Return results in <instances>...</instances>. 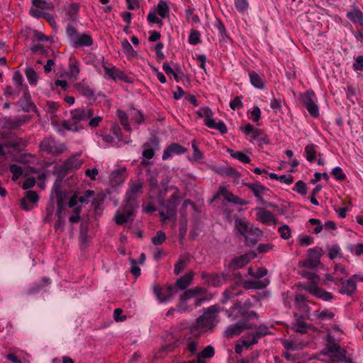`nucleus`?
Listing matches in <instances>:
<instances>
[{"mask_svg": "<svg viewBox=\"0 0 363 363\" xmlns=\"http://www.w3.org/2000/svg\"><path fill=\"white\" fill-rule=\"evenodd\" d=\"M218 311L217 306H211L208 308L203 315L197 318L196 323L190 327L191 333L198 337L201 334L211 330L218 323L216 313Z\"/></svg>", "mask_w": 363, "mask_h": 363, "instance_id": "nucleus-1", "label": "nucleus"}, {"mask_svg": "<svg viewBox=\"0 0 363 363\" xmlns=\"http://www.w3.org/2000/svg\"><path fill=\"white\" fill-rule=\"evenodd\" d=\"M252 306V302L250 298L243 303L240 300H236L230 308H222L221 311H224L225 315L233 320L245 319L250 321L252 318L257 319L259 318V315L255 311H250Z\"/></svg>", "mask_w": 363, "mask_h": 363, "instance_id": "nucleus-2", "label": "nucleus"}, {"mask_svg": "<svg viewBox=\"0 0 363 363\" xmlns=\"http://www.w3.org/2000/svg\"><path fill=\"white\" fill-rule=\"evenodd\" d=\"M82 164L83 160L75 156L67 158L62 165L55 169L54 174L57 175V181L61 182L72 170L79 169Z\"/></svg>", "mask_w": 363, "mask_h": 363, "instance_id": "nucleus-3", "label": "nucleus"}, {"mask_svg": "<svg viewBox=\"0 0 363 363\" xmlns=\"http://www.w3.org/2000/svg\"><path fill=\"white\" fill-rule=\"evenodd\" d=\"M169 189L174 190V194L166 201L164 199H161L159 201V203L160 206L166 209L169 216H175L177 208L183 199V196H181L180 190L177 186L172 185Z\"/></svg>", "mask_w": 363, "mask_h": 363, "instance_id": "nucleus-4", "label": "nucleus"}, {"mask_svg": "<svg viewBox=\"0 0 363 363\" xmlns=\"http://www.w3.org/2000/svg\"><path fill=\"white\" fill-rule=\"evenodd\" d=\"M300 101L313 118L319 116V108L315 103V94L312 89H308L301 94Z\"/></svg>", "mask_w": 363, "mask_h": 363, "instance_id": "nucleus-5", "label": "nucleus"}, {"mask_svg": "<svg viewBox=\"0 0 363 363\" xmlns=\"http://www.w3.org/2000/svg\"><path fill=\"white\" fill-rule=\"evenodd\" d=\"M203 118L205 117L204 124L210 128H215L221 134H225L228 133V128L223 121H219L218 123L215 122V120L213 118V112L208 106H203L201 108Z\"/></svg>", "mask_w": 363, "mask_h": 363, "instance_id": "nucleus-6", "label": "nucleus"}, {"mask_svg": "<svg viewBox=\"0 0 363 363\" xmlns=\"http://www.w3.org/2000/svg\"><path fill=\"white\" fill-rule=\"evenodd\" d=\"M239 321L229 325L225 330L224 336L228 339L240 335L243 331L248 329H252V324L245 319H238Z\"/></svg>", "mask_w": 363, "mask_h": 363, "instance_id": "nucleus-7", "label": "nucleus"}, {"mask_svg": "<svg viewBox=\"0 0 363 363\" xmlns=\"http://www.w3.org/2000/svg\"><path fill=\"white\" fill-rule=\"evenodd\" d=\"M63 145L57 144L52 138H44L40 144V150L48 154L58 155L65 151Z\"/></svg>", "mask_w": 363, "mask_h": 363, "instance_id": "nucleus-8", "label": "nucleus"}, {"mask_svg": "<svg viewBox=\"0 0 363 363\" xmlns=\"http://www.w3.org/2000/svg\"><path fill=\"white\" fill-rule=\"evenodd\" d=\"M102 67L105 72L106 78L113 79L114 81L119 79L125 83H132L131 79L127 74H125L123 71L116 67L115 66H112L111 67L106 66L104 60L102 61Z\"/></svg>", "mask_w": 363, "mask_h": 363, "instance_id": "nucleus-9", "label": "nucleus"}, {"mask_svg": "<svg viewBox=\"0 0 363 363\" xmlns=\"http://www.w3.org/2000/svg\"><path fill=\"white\" fill-rule=\"evenodd\" d=\"M242 185L247 187L252 192L254 196L262 203L267 204L269 207H272L274 208H278V206L273 204L272 203H267L264 200L262 196V194H264L266 191H268L269 189L262 185L259 182H255L253 183H242Z\"/></svg>", "mask_w": 363, "mask_h": 363, "instance_id": "nucleus-10", "label": "nucleus"}, {"mask_svg": "<svg viewBox=\"0 0 363 363\" xmlns=\"http://www.w3.org/2000/svg\"><path fill=\"white\" fill-rule=\"evenodd\" d=\"M256 257L257 254L255 252H247L243 255L233 258L228 264V268L232 269L233 270L242 268Z\"/></svg>", "mask_w": 363, "mask_h": 363, "instance_id": "nucleus-11", "label": "nucleus"}, {"mask_svg": "<svg viewBox=\"0 0 363 363\" xmlns=\"http://www.w3.org/2000/svg\"><path fill=\"white\" fill-rule=\"evenodd\" d=\"M18 104L24 112L34 111L38 116H40L38 110L33 102L31 96L27 86H23V95L18 100Z\"/></svg>", "mask_w": 363, "mask_h": 363, "instance_id": "nucleus-12", "label": "nucleus"}, {"mask_svg": "<svg viewBox=\"0 0 363 363\" xmlns=\"http://www.w3.org/2000/svg\"><path fill=\"white\" fill-rule=\"evenodd\" d=\"M153 291L160 302H166L169 300L174 292H177V289L172 285L161 286L158 284L155 285Z\"/></svg>", "mask_w": 363, "mask_h": 363, "instance_id": "nucleus-13", "label": "nucleus"}, {"mask_svg": "<svg viewBox=\"0 0 363 363\" xmlns=\"http://www.w3.org/2000/svg\"><path fill=\"white\" fill-rule=\"evenodd\" d=\"M39 201V196L35 191L28 190L25 193V197L21 199V208L25 211L33 208L34 204Z\"/></svg>", "mask_w": 363, "mask_h": 363, "instance_id": "nucleus-14", "label": "nucleus"}, {"mask_svg": "<svg viewBox=\"0 0 363 363\" xmlns=\"http://www.w3.org/2000/svg\"><path fill=\"white\" fill-rule=\"evenodd\" d=\"M187 149L179 143H173L167 146L162 154V158L166 160L171 157L173 155H182L185 153Z\"/></svg>", "mask_w": 363, "mask_h": 363, "instance_id": "nucleus-15", "label": "nucleus"}, {"mask_svg": "<svg viewBox=\"0 0 363 363\" xmlns=\"http://www.w3.org/2000/svg\"><path fill=\"white\" fill-rule=\"evenodd\" d=\"M305 290L310 294L314 295L317 298H321L323 301H330L333 298L331 293L325 291L324 289L318 287L315 284H311L305 288Z\"/></svg>", "mask_w": 363, "mask_h": 363, "instance_id": "nucleus-16", "label": "nucleus"}, {"mask_svg": "<svg viewBox=\"0 0 363 363\" xmlns=\"http://www.w3.org/2000/svg\"><path fill=\"white\" fill-rule=\"evenodd\" d=\"M129 188L125 193V197L138 200V196L143 193V183L141 181L133 182L130 181Z\"/></svg>", "mask_w": 363, "mask_h": 363, "instance_id": "nucleus-17", "label": "nucleus"}, {"mask_svg": "<svg viewBox=\"0 0 363 363\" xmlns=\"http://www.w3.org/2000/svg\"><path fill=\"white\" fill-rule=\"evenodd\" d=\"M71 118L77 122L85 121L94 116V110L92 108H76L70 112Z\"/></svg>", "mask_w": 363, "mask_h": 363, "instance_id": "nucleus-18", "label": "nucleus"}, {"mask_svg": "<svg viewBox=\"0 0 363 363\" xmlns=\"http://www.w3.org/2000/svg\"><path fill=\"white\" fill-rule=\"evenodd\" d=\"M257 209L259 212L257 213L256 216L258 221L264 225L275 224L277 223V219L271 211L261 208Z\"/></svg>", "mask_w": 363, "mask_h": 363, "instance_id": "nucleus-19", "label": "nucleus"}, {"mask_svg": "<svg viewBox=\"0 0 363 363\" xmlns=\"http://www.w3.org/2000/svg\"><path fill=\"white\" fill-rule=\"evenodd\" d=\"M201 277L209 285L214 287H218L223 284L221 281L222 278L219 273H207L206 272H202L201 273Z\"/></svg>", "mask_w": 363, "mask_h": 363, "instance_id": "nucleus-20", "label": "nucleus"}, {"mask_svg": "<svg viewBox=\"0 0 363 363\" xmlns=\"http://www.w3.org/2000/svg\"><path fill=\"white\" fill-rule=\"evenodd\" d=\"M239 286V283L237 282L227 288L223 293L221 303L225 304L233 297L240 295L242 291L238 290Z\"/></svg>", "mask_w": 363, "mask_h": 363, "instance_id": "nucleus-21", "label": "nucleus"}, {"mask_svg": "<svg viewBox=\"0 0 363 363\" xmlns=\"http://www.w3.org/2000/svg\"><path fill=\"white\" fill-rule=\"evenodd\" d=\"M32 116L30 115H24L21 118L16 119L9 118L6 121V126L10 129L17 130L21 126L23 125L26 122L30 121Z\"/></svg>", "mask_w": 363, "mask_h": 363, "instance_id": "nucleus-22", "label": "nucleus"}, {"mask_svg": "<svg viewBox=\"0 0 363 363\" xmlns=\"http://www.w3.org/2000/svg\"><path fill=\"white\" fill-rule=\"evenodd\" d=\"M356 275H353L345 282V284L342 285L339 289V293L341 294H346L347 296H352L357 289V284L354 280Z\"/></svg>", "mask_w": 363, "mask_h": 363, "instance_id": "nucleus-23", "label": "nucleus"}, {"mask_svg": "<svg viewBox=\"0 0 363 363\" xmlns=\"http://www.w3.org/2000/svg\"><path fill=\"white\" fill-rule=\"evenodd\" d=\"M269 284V280L264 279V280H247L244 281L242 286L245 289H263Z\"/></svg>", "mask_w": 363, "mask_h": 363, "instance_id": "nucleus-24", "label": "nucleus"}, {"mask_svg": "<svg viewBox=\"0 0 363 363\" xmlns=\"http://www.w3.org/2000/svg\"><path fill=\"white\" fill-rule=\"evenodd\" d=\"M94 43L92 37L86 33H82L77 38H76L73 42V47L78 48L80 47H89Z\"/></svg>", "mask_w": 363, "mask_h": 363, "instance_id": "nucleus-25", "label": "nucleus"}, {"mask_svg": "<svg viewBox=\"0 0 363 363\" xmlns=\"http://www.w3.org/2000/svg\"><path fill=\"white\" fill-rule=\"evenodd\" d=\"M249 77L252 85L259 89H263L265 87V81L264 76H260L255 71H249Z\"/></svg>", "mask_w": 363, "mask_h": 363, "instance_id": "nucleus-26", "label": "nucleus"}, {"mask_svg": "<svg viewBox=\"0 0 363 363\" xmlns=\"http://www.w3.org/2000/svg\"><path fill=\"white\" fill-rule=\"evenodd\" d=\"M347 18L350 20L353 23H359L363 26V13L355 5H353V9L347 12Z\"/></svg>", "mask_w": 363, "mask_h": 363, "instance_id": "nucleus-27", "label": "nucleus"}, {"mask_svg": "<svg viewBox=\"0 0 363 363\" xmlns=\"http://www.w3.org/2000/svg\"><path fill=\"white\" fill-rule=\"evenodd\" d=\"M312 328L311 324L307 323L304 321L303 317L300 315L296 319L295 323L292 326V330L296 333L305 334L307 333V330Z\"/></svg>", "mask_w": 363, "mask_h": 363, "instance_id": "nucleus-28", "label": "nucleus"}, {"mask_svg": "<svg viewBox=\"0 0 363 363\" xmlns=\"http://www.w3.org/2000/svg\"><path fill=\"white\" fill-rule=\"evenodd\" d=\"M80 4L77 2H72L70 4L68 10L66 12V15L68 16L69 19L73 22L76 23L79 16Z\"/></svg>", "mask_w": 363, "mask_h": 363, "instance_id": "nucleus-29", "label": "nucleus"}, {"mask_svg": "<svg viewBox=\"0 0 363 363\" xmlns=\"http://www.w3.org/2000/svg\"><path fill=\"white\" fill-rule=\"evenodd\" d=\"M194 272H189L183 277L178 279L176 281V286L180 289H185L192 281Z\"/></svg>", "mask_w": 363, "mask_h": 363, "instance_id": "nucleus-30", "label": "nucleus"}, {"mask_svg": "<svg viewBox=\"0 0 363 363\" xmlns=\"http://www.w3.org/2000/svg\"><path fill=\"white\" fill-rule=\"evenodd\" d=\"M74 87L80 94L88 99H91L94 96V91L89 86L83 84L82 83H76Z\"/></svg>", "mask_w": 363, "mask_h": 363, "instance_id": "nucleus-31", "label": "nucleus"}, {"mask_svg": "<svg viewBox=\"0 0 363 363\" xmlns=\"http://www.w3.org/2000/svg\"><path fill=\"white\" fill-rule=\"evenodd\" d=\"M57 216L58 218H64L65 217L66 204L60 191L57 193Z\"/></svg>", "mask_w": 363, "mask_h": 363, "instance_id": "nucleus-32", "label": "nucleus"}, {"mask_svg": "<svg viewBox=\"0 0 363 363\" xmlns=\"http://www.w3.org/2000/svg\"><path fill=\"white\" fill-rule=\"evenodd\" d=\"M138 206L139 205L138 200L125 197V205L123 210L125 213H128V216H133L134 211L138 208Z\"/></svg>", "mask_w": 363, "mask_h": 363, "instance_id": "nucleus-33", "label": "nucleus"}, {"mask_svg": "<svg viewBox=\"0 0 363 363\" xmlns=\"http://www.w3.org/2000/svg\"><path fill=\"white\" fill-rule=\"evenodd\" d=\"M122 50L128 58H135L138 57V53L133 48L132 45L129 43L128 40L124 39L121 43Z\"/></svg>", "mask_w": 363, "mask_h": 363, "instance_id": "nucleus-34", "label": "nucleus"}, {"mask_svg": "<svg viewBox=\"0 0 363 363\" xmlns=\"http://www.w3.org/2000/svg\"><path fill=\"white\" fill-rule=\"evenodd\" d=\"M189 261L188 256L181 255L174 265V273L176 275L179 274L186 267Z\"/></svg>", "mask_w": 363, "mask_h": 363, "instance_id": "nucleus-35", "label": "nucleus"}, {"mask_svg": "<svg viewBox=\"0 0 363 363\" xmlns=\"http://www.w3.org/2000/svg\"><path fill=\"white\" fill-rule=\"evenodd\" d=\"M162 68L167 75H173L176 82H178L181 80L182 78L179 74L181 73L183 74V73L179 68H177L176 70H174L167 62L163 63Z\"/></svg>", "mask_w": 363, "mask_h": 363, "instance_id": "nucleus-36", "label": "nucleus"}, {"mask_svg": "<svg viewBox=\"0 0 363 363\" xmlns=\"http://www.w3.org/2000/svg\"><path fill=\"white\" fill-rule=\"evenodd\" d=\"M106 199V194L104 192H99L96 194L94 197L91 205L94 208V211L96 213L99 210L101 209V206L104 204V202Z\"/></svg>", "mask_w": 363, "mask_h": 363, "instance_id": "nucleus-37", "label": "nucleus"}, {"mask_svg": "<svg viewBox=\"0 0 363 363\" xmlns=\"http://www.w3.org/2000/svg\"><path fill=\"white\" fill-rule=\"evenodd\" d=\"M116 115H117L118 118H119L120 123H121V125L123 127V128L127 131H130L131 127L129 124V121H128V117L127 113L124 111H123L121 109H118L116 111Z\"/></svg>", "mask_w": 363, "mask_h": 363, "instance_id": "nucleus-38", "label": "nucleus"}, {"mask_svg": "<svg viewBox=\"0 0 363 363\" xmlns=\"http://www.w3.org/2000/svg\"><path fill=\"white\" fill-rule=\"evenodd\" d=\"M323 255V249L319 247L311 248L308 250V257L315 262L320 263V257Z\"/></svg>", "mask_w": 363, "mask_h": 363, "instance_id": "nucleus-39", "label": "nucleus"}, {"mask_svg": "<svg viewBox=\"0 0 363 363\" xmlns=\"http://www.w3.org/2000/svg\"><path fill=\"white\" fill-rule=\"evenodd\" d=\"M227 151L230 153L232 157L237 159L243 163H250L251 161L250 157L242 151L234 152L232 149L230 148H228Z\"/></svg>", "mask_w": 363, "mask_h": 363, "instance_id": "nucleus-40", "label": "nucleus"}, {"mask_svg": "<svg viewBox=\"0 0 363 363\" xmlns=\"http://www.w3.org/2000/svg\"><path fill=\"white\" fill-rule=\"evenodd\" d=\"M26 143L22 138H16L15 140H6L3 143L4 147L18 149L26 146Z\"/></svg>", "mask_w": 363, "mask_h": 363, "instance_id": "nucleus-41", "label": "nucleus"}, {"mask_svg": "<svg viewBox=\"0 0 363 363\" xmlns=\"http://www.w3.org/2000/svg\"><path fill=\"white\" fill-rule=\"evenodd\" d=\"M305 153L306 160L309 162H313L316 158V150L314 144H309L305 147Z\"/></svg>", "mask_w": 363, "mask_h": 363, "instance_id": "nucleus-42", "label": "nucleus"}, {"mask_svg": "<svg viewBox=\"0 0 363 363\" xmlns=\"http://www.w3.org/2000/svg\"><path fill=\"white\" fill-rule=\"evenodd\" d=\"M62 125L65 130H72L73 132H79L83 128V127L79 125V122H77L75 121H73V122H70L69 121H63L62 122Z\"/></svg>", "mask_w": 363, "mask_h": 363, "instance_id": "nucleus-43", "label": "nucleus"}, {"mask_svg": "<svg viewBox=\"0 0 363 363\" xmlns=\"http://www.w3.org/2000/svg\"><path fill=\"white\" fill-rule=\"evenodd\" d=\"M235 227L238 232L245 236V233L247 232H252V229L249 230L247 223L245 219L237 218L235 220Z\"/></svg>", "mask_w": 363, "mask_h": 363, "instance_id": "nucleus-44", "label": "nucleus"}, {"mask_svg": "<svg viewBox=\"0 0 363 363\" xmlns=\"http://www.w3.org/2000/svg\"><path fill=\"white\" fill-rule=\"evenodd\" d=\"M33 6L42 10H53L54 4L52 2H48L45 0H32Z\"/></svg>", "mask_w": 363, "mask_h": 363, "instance_id": "nucleus-45", "label": "nucleus"}, {"mask_svg": "<svg viewBox=\"0 0 363 363\" xmlns=\"http://www.w3.org/2000/svg\"><path fill=\"white\" fill-rule=\"evenodd\" d=\"M157 13L161 18H165L169 16V7L164 1H160L157 4Z\"/></svg>", "mask_w": 363, "mask_h": 363, "instance_id": "nucleus-46", "label": "nucleus"}, {"mask_svg": "<svg viewBox=\"0 0 363 363\" xmlns=\"http://www.w3.org/2000/svg\"><path fill=\"white\" fill-rule=\"evenodd\" d=\"M219 196H223L226 201L230 202L234 194L229 191L225 186H220L217 194L214 196L213 200L216 199Z\"/></svg>", "mask_w": 363, "mask_h": 363, "instance_id": "nucleus-47", "label": "nucleus"}, {"mask_svg": "<svg viewBox=\"0 0 363 363\" xmlns=\"http://www.w3.org/2000/svg\"><path fill=\"white\" fill-rule=\"evenodd\" d=\"M28 81L32 85H35L38 81V75L33 67H27L25 71Z\"/></svg>", "mask_w": 363, "mask_h": 363, "instance_id": "nucleus-48", "label": "nucleus"}, {"mask_svg": "<svg viewBox=\"0 0 363 363\" xmlns=\"http://www.w3.org/2000/svg\"><path fill=\"white\" fill-rule=\"evenodd\" d=\"M223 174L232 177L234 180H238L241 177V174L234 167H227L223 169Z\"/></svg>", "mask_w": 363, "mask_h": 363, "instance_id": "nucleus-49", "label": "nucleus"}, {"mask_svg": "<svg viewBox=\"0 0 363 363\" xmlns=\"http://www.w3.org/2000/svg\"><path fill=\"white\" fill-rule=\"evenodd\" d=\"M189 43L193 45H196L201 43V34L199 30L192 29L191 30L189 39Z\"/></svg>", "mask_w": 363, "mask_h": 363, "instance_id": "nucleus-50", "label": "nucleus"}, {"mask_svg": "<svg viewBox=\"0 0 363 363\" xmlns=\"http://www.w3.org/2000/svg\"><path fill=\"white\" fill-rule=\"evenodd\" d=\"M235 7L236 10L241 13H245L249 8L247 0H234Z\"/></svg>", "mask_w": 363, "mask_h": 363, "instance_id": "nucleus-51", "label": "nucleus"}, {"mask_svg": "<svg viewBox=\"0 0 363 363\" xmlns=\"http://www.w3.org/2000/svg\"><path fill=\"white\" fill-rule=\"evenodd\" d=\"M130 108L135 111L132 115V120L137 124H141L145 122V117L141 111L136 109L133 105L130 106Z\"/></svg>", "mask_w": 363, "mask_h": 363, "instance_id": "nucleus-52", "label": "nucleus"}, {"mask_svg": "<svg viewBox=\"0 0 363 363\" xmlns=\"http://www.w3.org/2000/svg\"><path fill=\"white\" fill-rule=\"evenodd\" d=\"M9 170L12 173V179L17 180L23 174L22 167L18 164H12L9 167Z\"/></svg>", "mask_w": 363, "mask_h": 363, "instance_id": "nucleus-53", "label": "nucleus"}, {"mask_svg": "<svg viewBox=\"0 0 363 363\" xmlns=\"http://www.w3.org/2000/svg\"><path fill=\"white\" fill-rule=\"evenodd\" d=\"M307 185L302 180H298L296 184L293 189L294 191H296L298 194L305 196L307 194Z\"/></svg>", "mask_w": 363, "mask_h": 363, "instance_id": "nucleus-54", "label": "nucleus"}, {"mask_svg": "<svg viewBox=\"0 0 363 363\" xmlns=\"http://www.w3.org/2000/svg\"><path fill=\"white\" fill-rule=\"evenodd\" d=\"M215 350L214 348L209 345L205 347L199 354L198 358L205 359V358H211L214 356Z\"/></svg>", "mask_w": 363, "mask_h": 363, "instance_id": "nucleus-55", "label": "nucleus"}, {"mask_svg": "<svg viewBox=\"0 0 363 363\" xmlns=\"http://www.w3.org/2000/svg\"><path fill=\"white\" fill-rule=\"evenodd\" d=\"M166 234L162 230H158L155 236L152 238V242L155 245H160L166 240Z\"/></svg>", "mask_w": 363, "mask_h": 363, "instance_id": "nucleus-56", "label": "nucleus"}, {"mask_svg": "<svg viewBox=\"0 0 363 363\" xmlns=\"http://www.w3.org/2000/svg\"><path fill=\"white\" fill-rule=\"evenodd\" d=\"M278 232L280 233L281 238L284 240H288L291 237V229L286 224L280 226L278 228Z\"/></svg>", "mask_w": 363, "mask_h": 363, "instance_id": "nucleus-57", "label": "nucleus"}, {"mask_svg": "<svg viewBox=\"0 0 363 363\" xmlns=\"http://www.w3.org/2000/svg\"><path fill=\"white\" fill-rule=\"evenodd\" d=\"M242 96H235L230 102V107L233 110H238L243 108V103L242 102Z\"/></svg>", "mask_w": 363, "mask_h": 363, "instance_id": "nucleus-58", "label": "nucleus"}, {"mask_svg": "<svg viewBox=\"0 0 363 363\" xmlns=\"http://www.w3.org/2000/svg\"><path fill=\"white\" fill-rule=\"evenodd\" d=\"M331 174L334 177V178L337 181H344L346 179L345 174L343 172L342 169L339 167H336L334 169H333Z\"/></svg>", "mask_w": 363, "mask_h": 363, "instance_id": "nucleus-59", "label": "nucleus"}, {"mask_svg": "<svg viewBox=\"0 0 363 363\" xmlns=\"http://www.w3.org/2000/svg\"><path fill=\"white\" fill-rule=\"evenodd\" d=\"M130 262L131 264V267H130L131 274L135 278L139 277L141 274V270H140V268L137 265L138 264L137 260L134 259H130Z\"/></svg>", "mask_w": 363, "mask_h": 363, "instance_id": "nucleus-60", "label": "nucleus"}, {"mask_svg": "<svg viewBox=\"0 0 363 363\" xmlns=\"http://www.w3.org/2000/svg\"><path fill=\"white\" fill-rule=\"evenodd\" d=\"M318 264H319V263L315 262L314 260H312V259H309L308 257H307L306 259L298 262L299 267H305V268H308V269H314Z\"/></svg>", "mask_w": 363, "mask_h": 363, "instance_id": "nucleus-61", "label": "nucleus"}, {"mask_svg": "<svg viewBox=\"0 0 363 363\" xmlns=\"http://www.w3.org/2000/svg\"><path fill=\"white\" fill-rule=\"evenodd\" d=\"M164 48V44L162 42L157 43L155 46V51L156 53V58L158 62H161L165 57L164 53L162 52V50Z\"/></svg>", "mask_w": 363, "mask_h": 363, "instance_id": "nucleus-62", "label": "nucleus"}, {"mask_svg": "<svg viewBox=\"0 0 363 363\" xmlns=\"http://www.w3.org/2000/svg\"><path fill=\"white\" fill-rule=\"evenodd\" d=\"M69 73L72 77H77L79 73V68L78 62L74 60L73 61L70 59L69 62Z\"/></svg>", "mask_w": 363, "mask_h": 363, "instance_id": "nucleus-63", "label": "nucleus"}, {"mask_svg": "<svg viewBox=\"0 0 363 363\" xmlns=\"http://www.w3.org/2000/svg\"><path fill=\"white\" fill-rule=\"evenodd\" d=\"M353 69L355 71H362L363 70V55H359L354 60L353 63Z\"/></svg>", "mask_w": 363, "mask_h": 363, "instance_id": "nucleus-64", "label": "nucleus"}]
</instances>
